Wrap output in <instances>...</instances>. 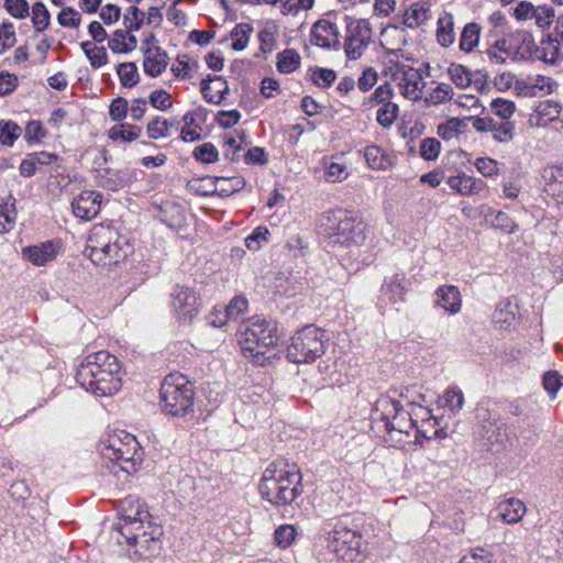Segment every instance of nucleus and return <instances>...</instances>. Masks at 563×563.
<instances>
[{"label":"nucleus","instance_id":"obj_55","mask_svg":"<svg viewBox=\"0 0 563 563\" xmlns=\"http://www.w3.org/2000/svg\"><path fill=\"white\" fill-rule=\"evenodd\" d=\"M349 176L347 167L344 164L331 162L325 164L324 178L328 183H341Z\"/></svg>","mask_w":563,"mask_h":563},{"label":"nucleus","instance_id":"obj_26","mask_svg":"<svg viewBox=\"0 0 563 563\" xmlns=\"http://www.w3.org/2000/svg\"><path fill=\"white\" fill-rule=\"evenodd\" d=\"M108 46L114 54H128L136 48L137 40L129 30H117L109 38Z\"/></svg>","mask_w":563,"mask_h":563},{"label":"nucleus","instance_id":"obj_46","mask_svg":"<svg viewBox=\"0 0 563 563\" xmlns=\"http://www.w3.org/2000/svg\"><path fill=\"white\" fill-rule=\"evenodd\" d=\"M197 62L187 56L178 57L177 62L172 66V73L175 77L181 79H191L194 77L192 70L197 67Z\"/></svg>","mask_w":563,"mask_h":563},{"label":"nucleus","instance_id":"obj_63","mask_svg":"<svg viewBox=\"0 0 563 563\" xmlns=\"http://www.w3.org/2000/svg\"><path fill=\"white\" fill-rule=\"evenodd\" d=\"M80 20V14L70 7L64 8L57 15L58 23L64 27L77 29Z\"/></svg>","mask_w":563,"mask_h":563},{"label":"nucleus","instance_id":"obj_23","mask_svg":"<svg viewBox=\"0 0 563 563\" xmlns=\"http://www.w3.org/2000/svg\"><path fill=\"white\" fill-rule=\"evenodd\" d=\"M545 191L563 206V165L550 166L544 169Z\"/></svg>","mask_w":563,"mask_h":563},{"label":"nucleus","instance_id":"obj_62","mask_svg":"<svg viewBox=\"0 0 563 563\" xmlns=\"http://www.w3.org/2000/svg\"><path fill=\"white\" fill-rule=\"evenodd\" d=\"M533 16L536 24L539 27H548L551 25L554 18V9L550 5H538L534 7Z\"/></svg>","mask_w":563,"mask_h":563},{"label":"nucleus","instance_id":"obj_33","mask_svg":"<svg viewBox=\"0 0 563 563\" xmlns=\"http://www.w3.org/2000/svg\"><path fill=\"white\" fill-rule=\"evenodd\" d=\"M481 32L482 27L477 23H467L461 33L460 49L465 53L473 52L479 43Z\"/></svg>","mask_w":563,"mask_h":563},{"label":"nucleus","instance_id":"obj_4","mask_svg":"<svg viewBox=\"0 0 563 563\" xmlns=\"http://www.w3.org/2000/svg\"><path fill=\"white\" fill-rule=\"evenodd\" d=\"M239 343L245 358L263 366L278 353L277 328L265 318L252 317L241 325Z\"/></svg>","mask_w":563,"mask_h":563},{"label":"nucleus","instance_id":"obj_8","mask_svg":"<svg viewBox=\"0 0 563 563\" xmlns=\"http://www.w3.org/2000/svg\"><path fill=\"white\" fill-rule=\"evenodd\" d=\"M163 411L170 416H183L194 405V387L187 377L173 373L165 377L161 387Z\"/></svg>","mask_w":563,"mask_h":563},{"label":"nucleus","instance_id":"obj_31","mask_svg":"<svg viewBox=\"0 0 563 563\" xmlns=\"http://www.w3.org/2000/svg\"><path fill=\"white\" fill-rule=\"evenodd\" d=\"M80 48L93 69L101 68L108 64V54L103 46H98L91 41H85L80 43Z\"/></svg>","mask_w":563,"mask_h":563},{"label":"nucleus","instance_id":"obj_43","mask_svg":"<svg viewBox=\"0 0 563 563\" xmlns=\"http://www.w3.org/2000/svg\"><path fill=\"white\" fill-rule=\"evenodd\" d=\"M399 115V107L395 102H384L376 113V121L383 128H390Z\"/></svg>","mask_w":563,"mask_h":563},{"label":"nucleus","instance_id":"obj_5","mask_svg":"<svg viewBox=\"0 0 563 563\" xmlns=\"http://www.w3.org/2000/svg\"><path fill=\"white\" fill-rule=\"evenodd\" d=\"M128 242L115 229L96 224L90 230L85 253L92 263L101 266L118 264L128 256Z\"/></svg>","mask_w":563,"mask_h":563},{"label":"nucleus","instance_id":"obj_61","mask_svg":"<svg viewBox=\"0 0 563 563\" xmlns=\"http://www.w3.org/2000/svg\"><path fill=\"white\" fill-rule=\"evenodd\" d=\"M498 162L490 157H478L474 163V166L476 167L477 172L484 177H493L498 175Z\"/></svg>","mask_w":563,"mask_h":563},{"label":"nucleus","instance_id":"obj_53","mask_svg":"<svg viewBox=\"0 0 563 563\" xmlns=\"http://www.w3.org/2000/svg\"><path fill=\"white\" fill-rule=\"evenodd\" d=\"M185 125L181 129V140L185 142L198 141L201 136V128L195 125V117L191 113H186L183 118Z\"/></svg>","mask_w":563,"mask_h":563},{"label":"nucleus","instance_id":"obj_25","mask_svg":"<svg viewBox=\"0 0 563 563\" xmlns=\"http://www.w3.org/2000/svg\"><path fill=\"white\" fill-rule=\"evenodd\" d=\"M167 59L166 53L159 47L147 48L143 60L144 71L152 77H157L167 67Z\"/></svg>","mask_w":563,"mask_h":563},{"label":"nucleus","instance_id":"obj_50","mask_svg":"<svg viewBox=\"0 0 563 563\" xmlns=\"http://www.w3.org/2000/svg\"><path fill=\"white\" fill-rule=\"evenodd\" d=\"M117 73L124 87H133L139 81V73L134 63L120 64Z\"/></svg>","mask_w":563,"mask_h":563},{"label":"nucleus","instance_id":"obj_36","mask_svg":"<svg viewBox=\"0 0 563 563\" xmlns=\"http://www.w3.org/2000/svg\"><path fill=\"white\" fill-rule=\"evenodd\" d=\"M142 129L129 123L115 124L108 130V136L113 141L133 142L141 135Z\"/></svg>","mask_w":563,"mask_h":563},{"label":"nucleus","instance_id":"obj_54","mask_svg":"<svg viewBox=\"0 0 563 563\" xmlns=\"http://www.w3.org/2000/svg\"><path fill=\"white\" fill-rule=\"evenodd\" d=\"M20 134L21 128L16 123L11 121L0 122V142L3 145H13L14 141L20 136Z\"/></svg>","mask_w":563,"mask_h":563},{"label":"nucleus","instance_id":"obj_47","mask_svg":"<svg viewBox=\"0 0 563 563\" xmlns=\"http://www.w3.org/2000/svg\"><path fill=\"white\" fill-rule=\"evenodd\" d=\"M16 220L14 201L0 205V233L11 230Z\"/></svg>","mask_w":563,"mask_h":563},{"label":"nucleus","instance_id":"obj_16","mask_svg":"<svg viewBox=\"0 0 563 563\" xmlns=\"http://www.w3.org/2000/svg\"><path fill=\"white\" fill-rule=\"evenodd\" d=\"M563 122V108L555 101H540L530 113L528 124L531 128H547L549 124Z\"/></svg>","mask_w":563,"mask_h":563},{"label":"nucleus","instance_id":"obj_45","mask_svg":"<svg viewBox=\"0 0 563 563\" xmlns=\"http://www.w3.org/2000/svg\"><path fill=\"white\" fill-rule=\"evenodd\" d=\"M492 111L495 115L499 117L503 121H510L509 119L516 112V104L514 101L504 98H496L490 103Z\"/></svg>","mask_w":563,"mask_h":563},{"label":"nucleus","instance_id":"obj_59","mask_svg":"<svg viewBox=\"0 0 563 563\" xmlns=\"http://www.w3.org/2000/svg\"><path fill=\"white\" fill-rule=\"evenodd\" d=\"M144 13L136 7H130L124 14L123 23L125 30L139 31L143 24Z\"/></svg>","mask_w":563,"mask_h":563},{"label":"nucleus","instance_id":"obj_60","mask_svg":"<svg viewBox=\"0 0 563 563\" xmlns=\"http://www.w3.org/2000/svg\"><path fill=\"white\" fill-rule=\"evenodd\" d=\"M194 156L202 163L211 164L218 161L219 154L212 143H203L195 148Z\"/></svg>","mask_w":563,"mask_h":563},{"label":"nucleus","instance_id":"obj_14","mask_svg":"<svg viewBox=\"0 0 563 563\" xmlns=\"http://www.w3.org/2000/svg\"><path fill=\"white\" fill-rule=\"evenodd\" d=\"M377 408H382L387 420L389 430L409 433L410 429L417 428V421L413 420L397 400L382 399L377 401Z\"/></svg>","mask_w":563,"mask_h":563},{"label":"nucleus","instance_id":"obj_2","mask_svg":"<svg viewBox=\"0 0 563 563\" xmlns=\"http://www.w3.org/2000/svg\"><path fill=\"white\" fill-rule=\"evenodd\" d=\"M122 367L108 351L88 354L77 369V382L87 391L97 397H109L122 387Z\"/></svg>","mask_w":563,"mask_h":563},{"label":"nucleus","instance_id":"obj_15","mask_svg":"<svg viewBox=\"0 0 563 563\" xmlns=\"http://www.w3.org/2000/svg\"><path fill=\"white\" fill-rule=\"evenodd\" d=\"M473 128L481 133L492 132L495 141L506 143L514 137L515 123L497 122L492 117H476L473 119Z\"/></svg>","mask_w":563,"mask_h":563},{"label":"nucleus","instance_id":"obj_32","mask_svg":"<svg viewBox=\"0 0 563 563\" xmlns=\"http://www.w3.org/2000/svg\"><path fill=\"white\" fill-rule=\"evenodd\" d=\"M453 96L452 86L446 82H440L427 96H423L421 100H423L426 107H432L452 100Z\"/></svg>","mask_w":563,"mask_h":563},{"label":"nucleus","instance_id":"obj_17","mask_svg":"<svg viewBox=\"0 0 563 563\" xmlns=\"http://www.w3.org/2000/svg\"><path fill=\"white\" fill-rule=\"evenodd\" d=\"M101 194L92 190L80 192L71 202L75 217L81 220H92L101 209Z\"/></svg>","mask_w":563,"mask_h":563},{"label":"nucleus","instance_id":"obj_44","mask_svg":"<svg viewBox=\"0 0 563 563\" xmlns=\"http://www.w3.org/2000/svg\"><path fill=\"white\" fill-rule=\"evenodd\" d=\"M486 54L495 64H503L511 54L509 42L506 38L496 41L487 48Z\"/></svg>","mask_w":563,"mask_h":563},{"label":"nucleus","instance_id":"obj_9","mask_svg":"<svg viewBox=\"0 0 563 563\" xmlns=\"http://www.w3.org/2000/svg\"><path fill=\"white\" fill-rule=\"evenodd\" d=\"M324 332L313 324L295 333L287 347V358L292 363H308L320 357L325 351Z\"/></svg>","mask_w":563,"mask_h":563},{"label":"nucleus","instance_id":"obj_24","mask_svg":"<svg viewBox=\"0 0 563 563\" xmlns=\"http://www.w3.org/2000/svg\"><path fill=\"white\" fill-rule=\"evenodd\" d=\"M437 42L441 47L448 48L454 44L456 35L454 31V18L450 12H442L437 21Z\"/></svg>","mask_w":563,"mask_h":563},{"label":"nucleus","instance_id":"obj_21","mask_svg":"<svg viewBox=\"0 0 563 563\" xmlns=\"http://www.w3.org/2000/svg\"><path fill=\"white\" fill-rule=\"evenodd\" d=\"M228 92L229 85L222 77L209 75L201 81V93L209 103L220 104Z\"/></svg>","mask_w":563,"mask_h":563},{"label":"nucleus","instance_id":"obj_49","mask_svg":"<svg viewBox=\"0 0 563 563\" xmlns=\"http://www.w3.org/2000/svg\"><path fill=\"white\" fill-rule=\"evenodd\" d=\"M297 536L296 528L292 525H282L276 528L274 538L277 547L287 549L295 541Z\"/></svg>","mask_w":563,"mask_h":563},{"label":"nucleus","instance_id":"obj_29","mask_svg":"<svg viewBox=\"0 0 563 563\" xmlns=\"http://www.w3.org/2000/svg\"><path fill=\"white\" fill-rule=\"evenodd\" d=\"M534 57L547 64L555 65L561 59V47L558 38H543L537 46Z\"/></svg>","mask_w":563,"mask_h":563},{"label":"nucleus","instance_id":"obj_34","mask_svg":"<svg viewBox=\"0 0 563 563\" xmlns=\"http://www.w3.org/2000/svg\"><path fill=\"white\" fill-rule=\"evenodd\" d=\"M426 418L422 419L421 426L417 427L418 432L426 439L444 438L446 432L441 427V418L430 415V411L424 410Z\"/></svg>","mask_w":563,"mask_h":563},{"label":"nucleus","instance_id":"obj_52","mask_svg":"<svg viewBox=\"0 0 563 563\" xmlns=\"http://www.w3.org/2000/svg\"><path fill=\"white\" fill-rule=\"evenodd\" d=\"M32 22L37 32H43L49 24V13L42 2L34 3L32 8Z\"/></svg>","mask_w":563,"mask_h":563},{"label":"nucleus","instance_id":"obj_13","mask_svg":"<svg viewBox=\"0 0 563 563\" xmlns=\"http://www.w3.org/2000/svg\"><path fill=\"white\" fill-rule=\"evenodd\" d=\"M170 297L173 312L179 321H191L198 314L200 299L189 287L177 286Z\"/></svg>","mask_w":563,"mask_h":563},{"label":"nucleus","instance_id":"obj_64","mask_svg":"<svg viewBox=\"0 0 563 563\" xmlns=\"http://www.w3.org/2000/svg\"><path fill=\"white\" fill-rule=\"evenodd\" d=\"M4 8L15 19H24L29 15V3L26 0H5Z\"/></svg>","mask_w":563,"mask_h":563},{"label":"nucleus","instance_id":"obj_30","mask_svg":"<svg viewBox=\"0 0 563 563\" xmlns=\"http://www.w3.org/2000/svg\"><path fill=\"white\" fill-rule=\"evenodd\" d=\"M408 285L404 275L396 274L382 286V295L391 302L402 301L407 294Z\"/></svg>","mask_w":563,"mask_h":563},{"label":"nucleus","instance_id":"obj_1","mask_svg":"<svg viewBox=\"0 0 563 563\" xmlns=\"http://www.w3.org/2000/svg\"><path fill=\"white\" fill-rule=\"evenodd\" d=\"M118 531L129 547H136L135 552L141 556H153L161 549L162 527L135 496L122 500Z\"/></svg>","mask_w":563,"mask_h":563},{"label":"nucleus","instance_id":"obj_18","mask_svg":"<svg viewBox=\"0 0 563 563\" xmlns=\"http://www.w3.org/2000/svg\"><path fill=\"white\" fill-rule=\"evenodd\" d=\"M311 42L322 48L340 47V32L335 23L328 20L317 21L311 29Z\"/></svg>","mask_w":563,"mask_h":563},{"label":"nucleus","instance_id":"obj_38","mask_svg":"<svg viewBox=\"0 0 563 563\" xmlns=\"http://www.w3.org/2000/svg\"><path fill=\"white\" fill-rule=\"evenodd\" d=\"M439 405L452 413L459 412L464 405V396L461 389L451 387L439 398Z\"/></svg>","mask_w":563,"mask_h":563},{"label":"nucleus","instance_id":"obj_51","mask_svg":"<svg viewBox=\"0 0 563 563\" xmlns=\"http://www.w3.org/2000/svg\"><path fill=\"white\" fill-rule=\"evenodd\" d=\"M249 307V301L243 296L234 297L224 309V317L229 320H238Z\"/></svg>","mask_w":563,"mask_h":563},{"label":"nucleus","instance_id":"obj_37","mask_svg":"<svg viewBox=\"0 0 563 563\" xmlns=\"http://www.w3.org/2000/svg\"><path fill=\"white\" fill-rule=\"evenodd\" d=\"M367 165L376 170H385L390 166L388 155L383 148L376 145H371L365 148L364 153Z\"/></svg>","mask_w":563,"mask_h":563},{"label":"nucleus","instance_id":"obj_27","mask_svg":"<svg viewBox=\"0 0 563 563\" xmlns=\"http://www.w3.org/2000/svg\"><path fill=\"white\" fill-rule=\"evenodd\" d=\"M208 179L213 183L214 188L211 191H207L206 195L217 194L220 197H229L245 186V180L240 176L210 177Z\"/></svg>","mask_w":563,"mask_h":563},{"label":"nucleus","instance_id":"obj_7","mask_svg":"<svg viewBox=\"0 0 563 563\" xmlns=\"http://www.w3.org/2000/svg\"><path fill=\"white\" fill-rule=\"evenodd\" d=\"M365 223L354 213L338 209L329 211L325 217L324 230L339 243L346 247L360 246L366 240Z\"/></svg>","mask_w":563,"mask_h":563},{"label":"nucleus","instance_id":"obj_40","mask_svg":"<svg viewBox=\"0 0 563 563\" xmlns=\"http://www.w3.org/2000/svg\"><path fill=\"white\" fill-rule=\"evenodd\" d=\"M466 128V123L457 118H452L438 126V135L444 141L457 139Z\"/></svg>","mask_w":563,"mask_h":563},{"label":"nucleus","instance_id":"obj_22","mask_svg":"<svg viewBox=\"0 0 563 563\" xmlns=\"http://www.w3.org/2000/svg\"><path fill=\"white\" fill-rule=\"evenodd\" d=\"M435 305L454 314L461 310L462 297L459 288L453 285H443L435 291Z\"/></svg>","mask_w":563,"mask_h":563},{"label":"nucleus","instance_id":"obj_19","mask_svg":"<svg viewBox=\"0 0 563 563\" xmlns=\"http://www.w3.org/2000/svg\"><path fill=\"white\" fill-rule=\"evenodd\" d=\"M58 250L59 245L57 242L47 241L41 244L23 247L22 255L33 265L44 266L56 257Z\"/></svg>","mask_w":563,"mask_h":563},{"label":"nucleus","instance_id":"obj_56","mask_svg":"<svg viewBox=\"0 0 563 563\" xmlns=\"http://www.w3.org/2000/svg\"><path fill=\"white\" fill-rule=\"evenodd\" d=\"M441 152V143L434 137L423 139L420 143L419 153L426 161H434Z\"/></svg>","mask_w":563,"mask_h":563},{"label":"nucleus","instance_id":"obj_35","mask_svg":"<svg viewBox=\"0 0 563 563\" xmlns=\"http://www.w3.org/2000/svg\"><path fill=\"white\" fill-rule=\"evenodd\" d=\"M429 18V8L421 2L411 4L404 14V23L416 29L422 25Z\"/></svg>","mask_w":563,"mask_h":563},{"label":"nucleus","instance_id":"obj_6","mask_svg":"<svg viewBox=\"0 0 563 563\" xmlns=\"http://www.w3.org/2000/svg\"><path fill=\"white\" fill-rule=\"evenodd\" d=\"M100 452L113 466L128 475L135 473L143 461V452L136 438L124 430H115L109 434L102 442Z\"/></svg>","mask_w":563,"mask_h":563},{"label":"nucleus","instance_id":"obj_12","mask_svg":"<svg viewBox=\"0 0 563 563\" xmlns=\"http://www.w3.org/2000/svg\"><path fill=\"white\" fill-rule=\"evenodd\" d=\"M393 78L399 93L404 98L410 101H419L422 99L427 82L419 69L404 65L396 68L393 73Z\"/></svg>","mask_w":563,"mask_h":563},{"label":"nucleus","instance_id":"obj_10","mask_svg":"<svg viewBox=\"0 0 563 563\" xmlns=\"http://www.w3.org/2000/svg\"><path fill=\"white\" fill-rule=\"evenodd\" d=\"M373 29L368 20L346 18L343 49L350 60L358 59L372 43Z\"/></svg>","mask_w":563,"mask_h":563},{"label":"nucleus","instance_id":"obj_42","mask_svg":"<svg viewBox=\"0 0 563 563\" xmlns=\"http://www.w3.org/2000/svg\"><path fill=\"white\" fill-rule=\"evenodd\" d=\"M253 27L249 23H240L231 32L232 44L234 51H243L250 41Z\"/></svg>","mask_w":563,"mask_h":563},{"label":"nucleus","instance_id":"obj_20","mask_svg":"<svg viewBox=\"0 0 563 563\" xmlns=\"http://www.w3.org/2000/svg\"><path fill=\"white\" fill-rule=\"evenodd\" d=\"M446 184L450 189L461 196L478 195L486 189V184L482 179L475 178L465 173L449 176Z\"/></svg>","mask_w":563,"mask_h":563},{"label":"nucleus","instance_id":"obj_11","mask_svg":"<svg viewBox=\"0 0 563 563\" xmlns=\"http://www.w3.org/2000/svg\"><path fill=\"white\" fill-rule=\"evenodd\" d=\"M327 541L328 548L339 560L353 562L361 555V534L342 525H336L328 532Z\"/></svg>","mask_w":563,"mask_h":563},{"label":"nucleus","instance_id":"obj_58","mask_svg":"<svg viewBox=\"0 0 563 563\" xmlns=\"http://www.w3.org/2000/svg\"><path fill=\"white\" fill-rule=\"evenodd\" d=\"M16 42L15 31L11 23L0 24V54L14 46Z\"/></svg>","mask_w":563,"mask_h":563},{"label":"nucleus","instance_id":"obj_57","mask_svg":"<svg viewBox=\"0 0 563 563\" xmlns=\"http://www.w3.org/2000/svg\"><path fill=\"white\" fill-rule=\"evenodd\" d=\"M172 123L167 120L156 117L147 124V134L151 139L157 140L169 135Z\"/></svg>","mask_w":563,"mask_h":563},{"label":"nucleus","instance_id":"obj_48","mask_svg":"<svg viewBox=\"0 0 563 563\" xmlns=\"http://www.w3.org/2000/svg\"><path fill=\"white\" fill-rule=\"evenodd\" d=\"M493 320L500 327L508 328L514 324L516 314L510 302L498 306L493 314Z\"/></svg>","mask_w":563,"mask_h":563},{"label":"nucleus","instance_id":"obj_39","mask_svg":"<svg viewBox=\"0 0 563 563\" xmlns=\"http://www.w3.org/2000/svg\"><path fill=\"white\" fill-rule=\"evenodd\" d=\"M299 54L291 48L285 49L277 55V69L283 74H290L300 66Z\"/></svg>","mask_w":563,"mask_h":563},{"label":"nucleus","instance_id":"obj_41","mask_svg":"<svg viewBox=\"0 0 563 563\" xmlns=\"http://www.w3.org/2000/svg\"><path fill=\"white\" fill-rule=\"evenodd\" d=\"M448 74L452 82L459 88L465 89L472 84V71L462 64H451Z\"/></svg>","mask_w":563,"mask_h":563},{"label":"nucleus","instance_id":"obj_28","mask_svg":"<svg viewBox=\"0 0 563 563\" xmlns=\"http://www.w3.org/2000/svg\"><path fill=\"white\" fill-rule=\"evenodd\" d=\"M525 504L517 498H509L499 503L498 516L507 523H517L526 514Z\"/></svg>","mask_w":563,"mask_h":563},{"label":"nucleus","instance_id":"obj_3","mask_svg":"<svg viewBox=\"0 0 563 563\" xmlns=\"http://www.w3.org/2000/svg\"><path fill=\"white\" fill-rule=\"evenodd\" d=\"M263 499L284 507L295 503L303 493L302 474L295 463L277 460L268 464L258 484Z\"/></svg>","mask_w":563,"mask_h":563}]
</instances>
